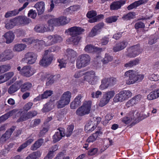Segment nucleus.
<instances>
[{
	"label": "nucleus",
	"instance_id": "a878e982",
	"mask_svg": "<svg viewBox=\"0 0 159 159\" xmlns=\"http://www.w3.org/2000/svg\"><path fill=\"white\" fill-rule=\"evenodd\" d=\"M43 143V139L42 138L37 140L31 147V149L33 151L36 150L40 148Z\"/></svg>",
	"mask_w": 159,
	"mask_h": 159
},
{
	"label": "nucleus",
	"instance_id": "aec40b11",
	"mask_svg": "<svg viewBox=\"0 0 159 159\" xmlns=\"http://www.w3.org/2000/svg\"><path fill=\"white\" fill-rule=\"evenodd\" d=\"M128 43L125 41H123L116 44L113 47V50L115 52L120 51L124 49L127 45Z\"/></svg>",
	"mask_w": 159,
	"mask_h": 159
},
{
	"label": "nucleus",
	"instance_id": "20e7f679",
	"mask_svg": "<svg viewBox=\"0 0 159 159\" xmlns=\"http://www.w3.org/2000/svg\"><path fill=\"white\" fill-rule=\"evenodd\" d=\"M90 60V58L89 55L87 54L81 55L76 60L77 68L80 69L86 66L89 64Z\"/></svg>",
	"mask_w": 159,
	"mask_h": 159
},
{
	"label": "nucleus",
	"instance_id": "f3484780",
	"mask_svg": "<svg viewBox=\"0 0 159 159\" xmlns=\"http://www.w3.org/2000/svg\"><path fill=\"white\" fill-rule=\"evenodd\" d=\"M37 114V112L35 111H30L20 117L17 121V122L25 121L26 120L31 119L35 116Z\"/></svg>",
	"mask_w": 159,
	"mask_h": 159
},
{
	"label": "nucleus",
	"instance_id": "cd10ccee",
	"mask_svg": "<svg viewBox=\"0 0 159 159\" xmlns=\"http://www.w3.org/2000/svg\"><path fill=\"white\" fill-rule=\"evenodd\" d=\"M159 97V89L151 92L147 96L149 100H152Z\"/></svg>",
	"mask_w": 159,
	"mask_h": 159
},
{
	"label": "nucleus",
	"instance_id": "dca6fc26",
	"mask_svg": "<svg viewBox=\"0 0 159 159\" xmlns=\"http://www.w3.org/2000/svg\"><path fill=\"white\" fill-rule=\"evenodd\" d=\"M22 42L28 45L33 44L34 45L37 46V44H42L45 43V42L43 40L34 39L32 38H25L22 39Z\"/></svg>",
	"mask_w": 159,
	"mask_h": 159
},
{
	"label": "nucleus",
	"instance_id": "f8f14e48",
	"mask_svg": "<svg viewBox=\"0 0 159 159\" xmlns=\"http://www.w3.org/2000/svg\"><path fill=\"white\" fill-rule=\"evenodd\" d=\"M37 56L33 52H28L25 55L23 58L27 61L28 64L34 63L37 59Z\"/></svg>",
	"mask_w": 159,
	"mask_h": 159
},
{
	"label": "nucleus",
	"instance_id": "a18cd8bd",
	"mask_svg": "<svg viewBox=\"0 0 159 159\" xmlns=\"http://www.w3.org/2000/svg\"><path fill=\"white\" fill-rule=\"evenodd\" d=\"M11 68L9 65H4L0 66V74L3 73L8 71Z\"/></svg>",
	"mask_w": 159,
	"mask_h": 159
},
{
	"label": "nucleus",
	"instance_id": "de8ad7c7",
	"mask_svg": "<svg viewBox=\"0 0 159 159\" xmlns=\"http://www.w3.org/2000/svg\"><path fill=\"white\" fill-rule=\"evenodd\" d=\"M109 101V100L104 95L100 100L99 105L100 107H103L106 105Z\"/></svg>",
	"mask_w": 159,
	"mask_h": 159
},
{
	"label": "nucleus",
	"instance_id": "2eb2a0df",
	"mask_svg": "<svg viewBox=\"0 0 159 159\" xmlns=\"http://www.w3.org/2000/svg\"><path fill=\"white\" fill-rule=\"evenodd\" d=\"M104 24L102 23H100L94 26L89 33V36L93 37L98 34L100 32Z\"/></svg>",
	"mask_w": 159,
	"mask_h": 159
},
{
	"label": "nucleus",
	"instance_id": "4be33fe9",
	"mask_svg": "<svg viewBox=\"0 0 159 159\" xmlns=\"http://www.w3.org/2000/svg\"><path fill=\"white\" fill-rule=\"evenodd\" d=\"M82 96L80 94L78 95L75 98L74 101L70 104V108L72 109H75L80 105L81 98Z\"/></svg>",
	"mask_w": 159,
	"mask_h": 159
},
{
	"label": "nucleus",
	"instance_id": "bf43d9fd",
	"mask_svg": "<svg viewBox=\"0 0 159 159\" xmlns=\"http://www.w3.org/2000/svg\"><path fill=\"white\" fill-rule=\"evenodd\" d=\"M134 26L136 29H138L139 28H144L145 27V25L143 23L140 21L136 23L135 25Z\"/></svg>",
	"mask_w": 159,
	"mask_h": 159
},
{
	"label": "nucleus",
	"instance_id": "f257e3e1",
	"mask_svg": "<svg viewBox=\"0 0 159 159\" xmlns=\"http://www.w3.org/2000/svg\"><path fill=\"white\" fill-rule=\"evenodd\" d=\"M125 75V76H129V79L126 81V83L128 84H133L138 81H140L144 78L143 75L139 74L132 70H129L126 72Z\"/></svg>",
	"mask_w": 159,
	"mask_h": 159
},
{
	"label": "nucleus",
	"instance_id": "72a5a7b5",
	"mask_svg": "<svg viewBox=\"0 0 159 159\" xmlns=\"http://www.w3.org/2000/svg\"><path fill=\"white\" fill-rule=\"evenodd\" d=\"M139 61V60L136 58L125 64L124 66L126 67H131L138 64Z\"/></svg>",
	"mask_w": 159,
	"mask_h": 159
},
{
	"label": "nucleus",
	"instance_id": "c85d7f7f",
	"mask_svg": "<svg viewBox=\"0 0 159 159\" xmlns=\"http://www.w3.org/2000/svg\"><path fill=\"white\" fill-rule=\"evenodd\" d=\"M145 2L143 0H140L134 2L128 6L127 8L128 10H130L134 8L137 7L139 5L145 3Z\"/></svg>",
	"mask_w": 159,
	"mask_h": 159
},
{
	"label": "nucleus",
	"instance_id": "338daca9",
	"mask_svg": "<svg viewBox=\"0 0 159 159\" xmlns=\"http://www.w3.org/2000/svg\"><path fill=\"white\" fill-rule=\"evenodd\" d=\"M98 151V149L97 148H93L89 150L88 152V155L93 156L96 154Z\"/></svg>",
	"mask_w": 159,
	"mask_h": 159
},
{
	"label": "nucleus",
	"instance_id": "e433bc0d",
	"mask_svg": "<svg viewBox=\"0 0 159 159\" xmlns=\"http://www.w3.org/2000/svg\"><path fill=\"white\" fill-rule=\"evenodd\" d=\"M99 133H101V132L97 131L95 133H93L92 135L90 136L87 139V142L89 143L93 142L98 137Z\"/></svg>",
	"mask_w": 159,
	"mask_h": 159
},
{
	"label": "nucleus",
	"instance_id": "69168bd1",
	"mask_svg": "<svg viewBox=\"0 0 159 159\" xmlns=\"http://www.w3.org/2000/svg\"><path fill=\"white\" fill-rule=\"evenodd\" d=\"M33 159H36L37 157H39L41 155V153L39 151H36L33 152L30 154Z\"/></svg>",
	"mask_w": 159,
	"mask_h": 159
},
{
	"label": "nucleus",
	"instance_id": "4c0bfd02",
	"mask_svg": "<svg viewBox=\"0 0 159 159\" xmlns=\"http://www.w3.org/2000/svg\"><path fill=\"white\" fill-rule=\"evenodd\" d=\"M32 86V84L31 83L29 82L25 83L21 87V91L24 92L29 90Z\"/></svg>",
	"mask_w": 159,
	"mask_h": 159
},
{
	"label": "nucleus",
	"instance_id": "6e6d98bb",
	"mask_svg": "<svg viewBox=\"0 0 159 159\" xmlns=\"http://www.w3.org/2000/svg\"><path fill=\"white\" fill-rule=\"evenodd\" d=\"M115 94L114 91H111L107 92L104 95L109 100L112 98Z\"/></svg>",
	"mask_w": 159,
	"mask_h": 159
},
{
	"label": "nucleus",
	"instance_id": "ddd939ff",
	"mask_svg": "<svg viewBox=\"0 0 159 159\" xmlns=\"http://www.w3.org/2000/svg\"><path fill=\"white\" fill-rule=\"evenodd\" d=\"M47 38L49 40H52L50 42L48 43V45H51L61 42L63 40L62 37L57 34L49 35L47 37Z\"/></svg>",
	"mask_w": 159,
	"mask_h": 159
},
{
	"label": "nucleus",
	"instance_id": "680f3d73",
	"mask_svg": "<svg viewBox=\"0 0 159 159\" xmlns=\"http://www.w3.org/2000/svg\"><path fill=\"white\" fill-rule=\"evenodd\" d=\"M28 15V16L34 19L37 16V13L35 11L31 9L29 11Z\"/></svg>",
	"mask_w": 159,
	"mask_h": 159
},
{
	"label": "nucleus",
	"instance_id": "0eeeda50",
	"mask_svg": "<svg viewBox=\"0 0 159 159\" xmlns=\"http://www.w3.org/2000/svg\"><path fill=\"white\" fill-rule=\"evenodd\" d=\"M116 78L113 77L105 78L101 81V84L99 88L101 90H103L107 88L109 86H112L116 84Z\"/></svg>",
	"mask_w": 159,
	"mask_h": 159
},
{
	"label": "nucleus",
	"instance_id": "5701e85b",
	"mask_svg": "<svg viewBox=\"0 0 159 159\" xmlns=\"http://www.w3.org/2000/svg\"><path fill=\"white\" fill-rule=\"evenodd\" d=\"M125 1L120 0L118 1L114 2L111 5L110 7L111 10H117L120 8L124 4Z\"/></svg>",
	"mask_w": 159,
	"mask_h": 159
},
{
	"label": "nucleus",
	"instance_id": "4d7b16f0",
	"mask_svg": "<svg viewBox=\"0 0 159 159\" xmlns=\"http://www.w3.org/2000/svg\"><path fill=\"white\" fill-rule=\"evenodd\" d=\"M53 93V92L51 90H46L42 94V97L43 99L47 98L48 97L51 96Z\"/></svg>",
	"mask_w": 159,
	"mask_h": 159
},
{
	"label": "nucleus",
	"instance_id": "a211bd4d",
	"mask_svg": "<svg viewBox=\"0 0 159 159\" xmlns=\"http://www.w3.org/2000/svg\"><path fill=\"white\" fill-rule=\"evenodd\" d=\"M3 23L5 24V27L6 29H11L18 23V20L16 17L10 20L6 19Z\"/></svg>",
	"mask_w": 159,
	"mask_h": 159
},
{
	"label": "nucleus",
	"instance_id": "13d9d810",
	"mask_svg": "<svg viewBox=\"0 0 159 159\" xmlns=\"http://www.w3.org/2000/svg\"><path fill=\"white\" fill-rule=\"evenodd\" d=\"M102 95V92L99 91H97L95 92L92 93L91 95L92 98H98L100 97Z\"/></svg>",
	"mask_w": 159,
	"mask_h": 159
},
{
	"label": "nucleus",
	"instance_id": "6e6552de",
	"mask_svg": "<svg viewBox=\"0 0 159 159\" xmlns=\"http://www.w3.org/2000/svg\"><path fill=\"white\" fill-rule=\"evenodd\" d=\"M85 74V79L91 84H94L99 79V77L95 75V72L93 71H87Z\"/></svg>",
	"mask_w": 159,
	"mask_h": 159
},
{
	"label": "nucleus",
	"instance_id": "0e129e2a",
	"mask_svg": "<svg viewBox=\"0 0 159 159\" xmlns=\"http://www.w3.org/2000/svg\"><path fill=\"white\" fill-rule=\"evenodd\" d=\"M33 159H36L37 157H39L41 155V153L39 151H36L33 152L30 154Z\"/></svg>",
	"mask_w": 159,
	"mask_h": 159
},
{
	"label": "nucleus",
	"instance_id": "bb28decb",
	"mask_svg": "<svg viewBox=\"0 0 159 159\" xmlns=\"http://www.w3.org/2000/svg\"><path fill=\"white\" fill-rule=\"evenodd\" d=\"M14 34L13 33L9 31L6 33L4 35V37L5 38L7 43H11L14 39Z\"/></svg>",
	"mask_w": 159,
	"mask_h": 159
},
{
	"label": "nucleus",
	"instance_id": "37998d69",
	"mask_svg": "<svg viewBox=\"0 0 159 159\" xmlns=\"http://www.w3.org/2000/svg\"><path fill=\"white\" fill-rule=\"evenodd\" d=\"M60 49L59 47L57 46H54L50 47L48 50H46V53H50L52 52H57Z\"/></svg>",
	"mask_w": 159,
	"mask_h": 159
},
{
	"label": "nucleus",
	"instance_id": "49530a36",
	"mask_svg": "<svg viewBox=\"0 0 159 159\" xmlns=\"http://www.w3.org/2000/svg\"><path fill=\"white\" fill-rule=\"evenodd\" d=\"M118 16H113L108 17L106 19V21L108 23H111L114 22L118 20Z\"/></svg>",
	"mask_w": 159,
	"mask_h": 159
},
{
	"label": "nucleus",
	"instance_id": "7c9ffc66",
	"mask_svg": "<svg viewBox=\"0 0 159 159\" xmlns=\"http://www.w3.org/2000/svg\"><path fill=\"white\" fill-rule=\"evenodd\" d=\"M58 18H53L48 20V24L54 28V26H60Z\"/></svg>",
	"mask_w": 159,
	"mask_h": 159
},
{
	"label": "nucleus",
	"instance_id": "f704fd0d",
	"mask_svg": "<svg viewBox=\"0 0 159 159\" xmlns=\"http://www.w3.org/2000/svg\"><path fill=\"white\" fill-rule=\"evenodd\" d=\"M53 107V104L52 102H49L44 105L42 109V111L43 112H48L51 110Z\"/></svg>",
	"mask_w": 159,
	"mask_h": 159
},
{
	"label": "nucleus",
	"instance_id": "a19ab883",
	"mask_svg": "<svg viewBox=\"0 0 159 159\" xmlns=\"http://www.w3.org/2000/svg\"><path fill=\"white\" fill-rule=\"evenodd\" d=\"M15 126H12L9 129L7 130L3 135L6 137V138L8 139H9L10 137L11 134L15 129Z\"/></svg>",
	"mask_w": 159,
	"mask_h": 159
},
{
	"label": "nucleus",
	"instance_id": "864d4df0",
	"mask_svg": "<svg viewBox=\"0 0 159 159\" xmlns=\"http://www.w3.org/2000/svg\"><path fill=\"white\" fill-rule=\"evenodd\" d=\"M103 17H104V16L103 15H98L97 16L95 17H94L92 19H90L89 20V21L90 23H91L94 22H96V21H97L99 20L100 19H103Z\"/></svg>",
	"mask_w": 159,
	"mask_h": 159
},
{
	"label": "nucleus",
	"instance_id": "774afa93",
	"mask_svg": "<svg viewBox=\"0 0 159 159\" xmlns=\"http://www.w3.org/2000/svg\"><path fill=\"white\" fill-rule=\"evenodd\" d=\"M135 104H136V103L134 102V99H132V98L127 102L126 105L127 107H130L133 106Z\"/></svg>",
	"mask_w": 159,
	"mask_h": 159
},
{
	"label": "nucleus",
	"instance_id": "09e8293b",
	"mask_svg": "<svg viewBox=\"0 0 159 159\" xmlns=\"http://www.w3.org/2000/svg\"><path fill=\"white\" fill-rule=\"evenodd\" d=\"M16 84H12L11 86L8 90V92L10 94H12L16 92L18 89V87H16Z\"/></svg>",
	"mask_w": 159,
	"mask_h": 159
},
{
	"label": "nucleus",
	"instance_id": "6ab92c4d",
	"mask_svg": "<svg viewBox=\"0 0 159 159\" xmlns=\"http://www.w3.org/2000/svg\"><path fill=\"white\" fill-rule=\"evenodd\" d=\"M63 129L61 128H59L58 131L56 132L53 136V141L54 143H56L59 141L62 137L65 136Z\"/></svg>",
	"mask_w": 159,
	"mask_h": 159
},
{
	"label": "nucleus",
	"instance_id": "8fccbe9b",
	"mask_svg": "<svg viewBox=\"0 0 159 159\" xmlns=\"http://www.w3.org/2000/svg\"><path fill=\"white\" fill-rule=\"evenodd\" d=\"M94 46L92 44H88L84 48V50L87 52H92L94 51Z\"/></svg>",
	"mask_w": 159,
	"mask_h": 159
},
{
	"label": "nucleus",
	"instance_id": "412c9836",
	"mask_svg": "<svg viewBox=\"0 0 159 159\" xmlns=\"http://www.w3.org/2000/svg\"><path fill=\"white\" fill-rule=\"evenodd\" d=\"M34 7L36 8L39 15L43 13L45 10V3L43 2H39L34 5Z\"/></svg>",
	"mask_w": 159,
	"mask_h": 159
},
{
	"label": "nucleus",
	"instance_id": "9b49d317",
	"mask_svg": "<svg viewBox=\"0 0 159 159\" xmlns=\"http://www.w3.org/2000/svg\"><path fill=\"white\" fill-rule=\"evenodd\" d=\"M14 56L12 51L10 49L6 50L4 52L0 54V61H4L10 60Z\"/></svg>",
	"mask_w": 159,
	"mask_h": 159
},
{
	"label": "nucleus",
	"instance_id": "2f4dec72",
	"mask_svg": "<svg viewBox=\"0 0 159 159\" xmlns=\"http://www.w3.org/2000/svg\"><path fill=\"white\" fill-rule=\"evenodd\" d=\"M26 45L22 43L17 44L15 45L13 50L14 52H20L25 49Z\"/></svg>",
	"mask_w": 159,
	"mask_h": 159
},
{
	"label": "nucleus",
	"instance_id": "58836bf2",
	"mask_svg": "<svg viewBox=\"0 0 159 159\" xmlns=\"http://www.w3.org/2000/svg\"><path fill=\"white\" fill-rule=\"evenodd\" d=\"M60 26L65 25L69 23L70 20L69 18H67L65 16H61L58 18Z\"/></svg>",
	"mask_w": 159,
	"mask_h": 159
},
{
	"label": "nucleus",
	"instance_id": "052dcab7",
	"mask_svg": "<svg viewBox=\"0 0 159 159\" xmlns=\"http://www.w3.org/2000/svg\"><path fill=\"white\" fill-rule=\"evenodd\" d=\"M74 126L73 125L69 126L67 128L66 131V136L69 137L72 134Z\"/></svg>",
	"mask_w": 159,
	"mask_h": 159
},
{
	"label": "nucleus",
	"instance_id": "9d476101",
	"mask_svg": "<svg viewBox=\"0 0 159 159\" xmlns=\"http://www.w3.org/2000/svg\"><path fill=\"white\" fill-rule=\"evenodd\" d=\"M49 52L46 53V50L45 51L44 55L42 60L40 61L39 64L40 65L45 66H48L51 64L52 61L53 59V55L52 54H50Z\"/></svg>",
	"mask_w": 159,
	"mask_h": 159
},
{
	"label": "nucleus",
	"instance_id": "393cba45",
	"mask_svg": "<svg viewBox=\"0 0 159 159\" xmlns=\"http://www.w3.org/2000/svg\"><path fill=\"white\" fill-rule=\"evenodd\" d=\"M16 18L18 20V23H19L21 25H27L31 22L30 19L25 16H19Z\"/></svg>",
	"mask_w": 159,
	"mask_h": 159
},
{
	"label": "nucleus",
	"instance_id": "c756f323",
	"mask_svg": "<svg viewBox=\"0 0 159 159\" xmlns=\"http://www.w3.org/2000/svg\"><path fill=\"white\" fill-rule=\"evenodd\" d=\"M93 121L91 120L88 121V122L86 124L85 126L84 130L86 132H92L93 131L95 128V127L93 125Z\"/></svg>",
	"mask_w": 159,
	"mask_h": 159
},
{
	"label": "nucleus",
	"instance_id": "f03ea898",
	"mask_svg": "<svg viewBox=\"0 0 159 159\" xmlns=\"http://www.w3.org/2000/svg\"><path fill=\"white\" fill-rule=\"evenodd\" d=\"M71 94L69 91L65 92L61 95L59 100L57 102L56 105L58 108H61L69 104Z\"/></svg>",
	"mask_w": 159,
	"mask_h": 159
},
{
	"label": "nucleus",
	"instance_id": "3c124183",
	"mask_svg": "<svg viewBox=\"0 0 159 159\" xmlns=\"http://www.w3.org/2000/svg\"><path fill=\"white\" fill-rule=\"evenodd\" d=\"M43 30L44 33L46 32L52 31L54 30V28L50 26V25H47L43 24Z\"/></svg>",
	"mask_w": 159,
	"mask_h": 159
},
{
	"label": "nucleus",
	"instance_id": "c9c22d12",
	"mask_svg": "<svg viewBox=\"0 0 159 159\" xmlns=\"http://www.w3.org/2000/svg\"><path fill=\"white\" fill-rule=\"evenodd\" d=\"M29 2H25L23 5V6L20 8L18 10L15 9L13 11H11L13 16H16L17 15L19 12L21 11L22 10L25 8L28 5Z\"/></svg>",
	"mask_w": 159,
	"mask_h": 159
},
{
	"label": "nucleus",
	"instance_id": "ea45409f",
	"mask_svg": "<svg viewBox=\"0 0 159 159\" xmlns=\"http://www.w3.org/2000/svg\"><path fill=\"white\" fill-rule=\"evenodd\" d=\"M113 60V57L108 54L106 53L103 60L102 62L104 64H107Z\"/></svg>",
	"mask_w": 159,
	"mask_h": 159
},
{
	"label": "nucleus",
	"instance_id": "79ce46f5",
	"mask_svg": "<svg viewBox=\"0 0 159 159\" xmlns=\"http://www.w3.org/2000/svg\"><path fill=\"white\" fill-rule=\"evenodd\" d=\"M79 8V6L78 5L71 6L67 8L66 9V11L70 13H72L74 11H76Z\"/></svg>",
	"mask_w": 159,
	"mask_h": 159
},
{
	"label": "nucleus",
	"instance_id": "4468645a",
	"mask_svg": "<svg viewBox=\"0 0 159 159\" xmlns=\"http://www.w3.org/2000/svg\"><path fill=\"white\" fill-rule=\"evenodd\" d=\"M67 31L71 36H79L84 31V30L80 27L74 26L68 29Z\"/></svg>",
	"mask_w": 159,
	"mask_h": 159
},
{
	"label": "nucleus",
	"instance_id": "1a4fd4ad",
	"mask_svg": "<svg viewBox=\"0 0 159 159\" xmlns=\"http://www.w3.org/2000/svg\"><path fill=\"white\" fill-rule=\"evenodd\" d=\"M17 69L19 71V73L20 74L27 77H30L34 74L30 66H25L21 69V67L19 66L17 67Z\"/></svg>",
	"mask_w": 159,
	"mask_h": 159
},
{
	"label": "nucleus",
	"instance_id": "e2e57ef3",
	"mask_svg": "<svg viewBox=\"0 0 159 159\" xmlns=\"http://www.w3.org/2000/svg\"><path fill=\"white\" fill-rule=\"evenodd\" d=\"M97 15V13L94 11H89L87 14V16L89 18H92Z\"/></svg>",
	"mask_w": 159,
	"mask_h": 159
},
{
	"label": "nucleus",
	"instance_id": "c03bdc74",
	"mask_svg": "<svg viewBox=\"0 0 159 159\" xmlns=\"http://www.w3.org/2000/svg\"><path fill=\"white\" fill-rule=\"evenodd\" d=\"M135 15V13L130 12L127 14L124 15L122 18L124 20H128L133 18Z\"/></svg>",
	"mask_w": 159,
	"mask_h": 159
},
{
	"label": "nucleus",
	"instance_id": "7ed1b4c3",
	"mask_svg": "<svg viewBox=\"0 0 159 159\" xmlns=\"http://www.w3.org/2000/svg\"><path fill=\"white\" fill-rule=\"evenodd\" d=\"M92 102L91 101H86L82 106L76 111V114L79 116H83L90 113Z\"/></svg>",
	"mask_w": 159,
	"mask_h": 159
},
{
	"label": "nucleus",
	"instance_id": "39448f33",
	"mask_svg": "<svg viewBox=\"0 0 159 159\" xmlns=\"http://www.w3.org/2000/svg\"><path fill=\"white\" fill-rule=\"evenodd\" d=\"M143 51L142 49L140 48L139 44L133 46L127 49L126 56L129 57H134L138 55Z\"/></svg>",
	"mask_w": 159,
	"mask_h": 159
},
{
	"label": "nucleus",
	"instance_id": "423d86ee",
	"mask_svg": "<svg viewBox=\"0 0 159 159\" xmlns=\"http://www.w3.org/2000/svg\"><path fill=\"white\" fill-rule=\"evenodd\" d=\"M132 95V93L129 90H123L116 94L113 99L115 102H122L127 99Z\"/></svg>",
	"mask_w": 159,
	"mask_h": 159
},
{
	"label": "nucleus",
	"instance_id": "603ef678",
	"mask_svg": "<svg viewBox=\"0 0 159 159\" xmlns=\"http://www.w3.org/2000/svg\"><path fill=\"white\" fill-rule=\"evenodd\" d=\"M43 24H39L36 25L34 28L35 31L39 33H44Z\"/></svg>",
	"mask_w": 159,
	"mask_h": 159
},
{
	"label": "nucleus",
	"instance_id": "473e14b6",
	"mask_svg": "<svg viewBox=\"0 0 159 159\" xmlns=\"http://www.w3.org/2000/svg\"><path fill=\"white\" fill-rule=\"evenodd\" d=\"M67 56L70 59L74 58L77 56V52L73 49L68 48L66 50Z\"/></svg>",
	"mask_w": 159,
	"mask_h": 159
},
{
	"label": "nucleus",
	"instance_id": "b1692460",
	"mask_svg": "<svg viewBox=\"0 0 159 159\" xmlns=\"http://www.w3.org/2000/svg\"><path fill=\"white\" fill-rule=\"evenodd\" d=\"M71 37L68 38L66 41L68 43H72L77 45L81 39V37L79 36H71Z\"/></svg>",
	"mask_w": 159,
	"mask_h": 159
},
{
	"label": "nucleus",
	"instance_id": "5fc2aeb1",
	"mask_svg": "<svg viewBox=\"0 0 159 159\" xmlns=\"http://www.w3.org/2000/svg\"><path fill=\"white\" fill-rule=\"evenodd\" d=\"M59 63L58 66L60 69L62 68H65L66 67L67 62L66 60L63 59H59L58 60Z\"/></svg>",
	"mask_w": 159,
	"mask_h": 159
}]
</instances>
